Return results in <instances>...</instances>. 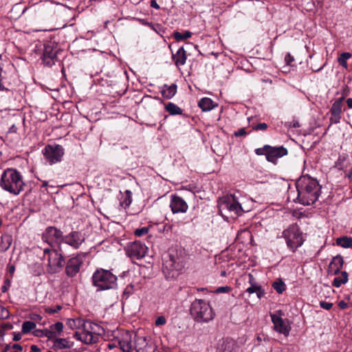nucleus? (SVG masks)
<instances>
[{"label": "nucleus", "mask_w": 352, "mask_h": 352, "mask_svg": "<svg viewBox=\"0 0 352 352\" xmlns=\"http://www.w3.org/2000/svg\"><path fill=\"white\" fill-rule=\"evenodd\" d=\"M298 192L297 199L299 203L309 206L318 199L320 186L318 181L309 176L300 177L296 183Z\"/></svg>", "instance_id": "f257e3e1"}, {"label": "nucleus", "mask_w": 352, "mask_h": 352, "mask_svg": "<svg viewBox=\"0 0 352 352\" xmlns=\"http://www.w3.org/2000/svg\"><path fill=\"white\" fill-rule=\"evenodd\" d=\"M163 261V272L166 276L176 278L184 267L186 254L182 249L171 248Z\"/></svg>", "instance_id": "f03ea898"}, {"label": "nucleus", "mask_w": 352, "mask_h": 352, "mask_svg": "<svg viewBox=\"0 0 352 352\" xmlns=\"http://www.w3.org/2000/svg\"><path fill=\"white\" fill-rule=\"evenodd\" d=\"M0 186L12 195H19L25 186L22 174L16 168H6L1 175Z\"/></svg>", "instance_id": "7ed1b4c3"}, {"label": "nucleus", "mask_w": 352, "mask_h": 352, "mask_svg": "<svg viewBox=\"0 0 352 352\" xmlns=\"http://www.w3.org/2000/svg\"><path fill=\"white\" fill-rule=\"evenodd\" d=\"M91 284L96 292L116 289L118 287V277L110 270L98 268L92 274Z\"/></svg>", "instance_id": "20e7f679"}, {"label": "nucleus", "mask_w": 352, "mask_h": 352, "mask_svg": "<svg viewBox=\"0 0 352 352\" xmlns=\"http://www.w3.org/2000/svg\"><path fill=\"white\" fill-rule=\"evenodd\" d=\"M190 314L197 323H208L212 321L215 316L210 305L201 299H195L191 303Z\"/></svg>", "instance_id": "39448f33"}, {"label": "nucleus", "mask_w": 352, "mask_h": 352, "mask_svg": "<svg viewBox=\"0 0 352 352\" xmlns=\"http://www.w3.org/2000/svg\"><path fill=\"white\" fill-rule=\"evenodd\" d=\"M61 249H44V256L47 255V272L53 274L60 272L65 265V257L60 252Z\"/></svg>", "instance_id": "423d86ee"}, {"label": "nucleus", "mask_w": 352, "mask_h": 352, "mask_svg": "<svg viewBox=\"0 0 352 352\" xmlns=\"http://www.w3.org/2000/svg\"><path fill=\"white\" fill-rule=\"evenodd\" d=\"M80 329L81 331H76L74 337L86 344H92L98 341V337L94 333V329L97 324L89 320L81 319Z\"/></svg>", "instance_id": "0eeeda50"}, {"label": "nucleus", "mask_w": 352, "mask_h": 352, "mask_svg": "<svg viewBox=\"0 0 352 352\" xmlns=\"http://www.w3.org/2000/svg\"><path fill=\"white\" fill-rule=\"evenodd\" d=\"M283 236L285 239L287 247L295 252L304 243L302 232L296 224L291 225L283 232Z\"/></svg>", "instance_id": "6e6552de"}, {"label": "nucleus", "mask_w": 352, "mask_h": 352, "mask_svg": "<svg viewBox=\"0 0 352 352\" xmlns=\"http://www.w3.org/2000/svg\"><path fill=\"white\" fill-rule=\"evenodd\" d=\"M218 207L222 215H223V211H228L236 216H240L244 212L236 197L234 195H228L223 197L219 201Z\"/></svg>", "instance_id": "1a4fd4ad"}, {"label": "nucleus", "mask_w": 352, "mask_h": 352, "mask_svg": "<svg viewBox=\"0 0 352 352\" xmlns=\"http://www.w3.org/2000/svg\"><path fill=\"white\" fill-rule=\"evenodd\" d=\"M41 59L43 64L52 67L58 60L57 54L60 51L58 44L54 41H47L43 45Z\"/></svg>", "instance_id": "9d476101"}, {"label": "nucleus", "mask_w": 352, "mask_h": 352, "mask_svg": "<svg viewBox=\"0 0 352 352\" xmlns=\"http://www.w3.org/2000/svg\"><path fill=\"white\" fill-rule=\"evenodd\" d=\"M42 240L52 248L58 247L60 250L63 240V232L55 226L47 227L42 234Z\"/></svg>", "instance_id": "9b49d317"}, {"label": "nucleus", "mask_w": 352, "mask_h": 352, "mask_svg": "<svg viewBox=\"0 0 352 352\" xmlns=\"http://www.w3.org/2000/svg\"><path fill=\"white\" fill-rule=\"evenodd\" d=\"M42 152L50 165L61 162L65 154L63 147L56 144L46 145Z\"/></svg>", "instance_id": "f8f14e48"}, {"label": "nucleus", "mask_w": 352, "mask_h": 352, "mask_svg": "<svg viewBox=\"0 0 352 352\" xmlns=\"http://www.w3.org/2000/svg\"><path fill=\"white\" fill-rule=\"evenodd\" d=\"M148 248L144 243L135 241L130 243L125 248L126 255L131 259H141L145 256Z\"/></svg>", "instance_id": "ddd939ff"}, {"label": "nucleus", "mask_w": 352, "mask_h": 352, "mask_svg": "<svg viewBox=\"0 0 352 352\" xmlns=\"http://www.w3.org/2000/svg\"><path fill=\"white\" fill-rule=\"evenodd\" d=\"M84 256V254H78L65 263V274L68 277H74L80 272V267L83 264Z\"/></svg>", "instance_id": "4468645a"}, {"label": "nucleus", "mask_w": 352, "mask_h": 352, "mask_svg": "<svg viewBox=\"0 0 352 352\" xmlns=\"http://www.w3.org/2000/svg\"><path fill=\"white\" fill-rule=\"evenodd\" d=\"M277 314H271L272 322L274 324V329L285 336H287L291 330V327L289 324V322L287 320H285L281 318V315L283 314L282 311H278Z\"/></svg>", "instance_id": "2eb2a0df"}, {"label": "nucleus", "mask_w": 352, "mask_h": 352, "mask_svg": "<svg viewBox=\"0 0 352 352\" xmlns=\"http://www.w3.org/2000/svg\"><path fill=\"white\" fill-rule=\"evenodd\" d=\"M85 236L79 231H72L66 235H63V243L75 250H78L85 242Z\"/></svg>", "instance_id": "dca6fc26"}, {"label": "nucleus", "mask_w": 352, "mask_h": 352, "mask_svg": "<svg viewBox=\"0 0 352 352\" xmlns=\"http://www.w3.org/2000/svg\"><path fill=\"white\" fill-rule=\"evenodd\" d=\"M266 148H268L266 160L274 164H276L278 158L288 154L287 149L283 146H272L268 145V147H266Z\"/></svg>", "instance_id": "f3484780"}, {"label": "nucleus", "mask_w": 352, "mask_h": 352, "mask_svg": "<svg viewBox=\"0 0 352 352\" xmlns=\"http://www.w3.org/2000/svg\"><path fill=\"white\" fill-rule=\"evenodd\" d=\"M170 207L173 213L186 212L188 208L186 202L176 195L171 197Z\"/></svg>", "instance_id": "a211bd4d"}, {"label": "nucleus", "mask_w": 352, "mask_h": 352, "mask_svg": "<svg viewBox=\"0 0 352 352\" xmlns=\"http://www.w3.org/2000/svg\"><path fill=\"white\" fill-rule=\"evenodd\" d=\"M249 283L250 286L246 289V292L250 294L256 293L257 297L261 299L265 295V291L261 287V285H258L254 278L253 275L249 274Z\"/></svg>", "instance_id": "6ab92c4d"}, {"label": "nucleus", "mask_w": 352, "mask_h": 352, "mask_svg": "<svg viewBox=\"0 0 352 352\" xmlns=\"http://www.w3.org/2000/svg\"><path fill=\"white\" fill-rule=\"evenodd\" d=\"M344 260L343 257L340 255H337L333 257L329 265V273L333 275H338L341 272L343 267Z\"/></svg>", "instance_id": "aec40b11"}, {"label": "nucleus", "mask_w": 352, "mask_h": 352, "mask_svg": "<svg viewBox=\"0 0 352 352\" xmlns=\"http://www.w3.org/2000/svg\"><path fill=\"white\" fill-rule=\"evenodd\" d=\"M172 58L175 62V65L179 67L185 65L187 59L186 52L184 47H181L176 54H173Z\"/></svg>", "instance_id": "412c9836"}, {"label": "nucleus", "mask_w": 352, "mask_h": 352, "mask_svg": "<svg viewBox=\"0 0 352 352\" xmlns=\"http://www.w3.org/2000/svg\"><path fill=\"white\" fill-rule=\"evenodd\" d=\"M177 91V86L175 84L170 85H164L161 90L162 96L164 98L169 100L173 98Z\"/></svg>", "instance_id": "4be33fe9"}, {"label": "nucleus", "mask_w": 352, "mask_h": 352, "mask_svg": "<svg viewBox=\"0 0 352 352\" xmlns=\"http://www.w3.org/2000/svg\"><path fill=\"white\" fill-rule=\"evenodd\" d=\"M198 106L203 111H209L217 107V104L209 98H203L199 101Z\"/></svg>", "instance_id": "5701e85b"}, {"label": "nucleus", "mask_w": 352, "mask_h": 352, "mask_svg": "<svg viewBox=\"0 0 352 352\" xmlns=\"http://www.w3.org/2000/svg\"><path fill=\"white\" fill-rule=\"evenodd\" d=\"M71 345L69 344V342L66 338H55L53 340V345L52 349L56 350H61L64 349H69Z\"/></svg>", "instance_id": "b1692460"}, {"label": "nucleus", "mask_w": 352, "mask_h": 352, "mask_svg": "<svg viewBox=\"0 0 352 352\" xmlns=\"http://www.w3.org/2000/svg\"><path fill=\"white\" fill-rule=\"evenodd\" d=\"M340 275L338 274L336 277H335L332 282V285L337 288L346 283L349 280V275L346 272L342 271L340 272Z\"/></svg>", "instance_id": "393cba45"}, {"label": "nucleus", "mask_w": 352, "mask_h": 352, "mask_svg": "<svg viewBox=\"0 0 352 352\" xmlns=\"http://www.w3.org/2000/svg\"><path fill=\"white\" fill-rule=\"evenodd\" d=\"M164 108L170 116L183 115L186 117V115L183 113V110L173 102H168Z\"/></svg>", "instance_id": "a878e982"}, {"label": "nucleus", "mask_w": 352, "mask_h": 352, "mask_svg": "<svg viewBox=\"0 0 352 352\" xmlns=\"http://www.w3.org/2000/svg\"><path fill=\"white\" fill-rule=\"evenodd\" d=\"M12 242V236L8 234H4L2 235L0 242V252L7 251Z\"/></svg>", "instance_id": "bb28decb"}, {"label": "nucleus", "mask_w": 352, "mask_h": 352, "mask_svg": "<svg viewBox=\"0 0 352 352\" xmlns=\"http://www.w3.org/2000/svg\"><path fill=\"white\" fill-rule=\"evenodd\" d=\"M344 101V97H341L337 99L332 104L330 109L331 115L341 116L342 114V107Z\"/></svg>", "instance_id": "cd10ccee"}, {"label": "nucleus", "mask_w": 352, "mask_h": 352, "mask_svg": "<svg viewBox=\"0 0 352 352\" xmlns=\"http://www.w3.org/2000/svg\"><path fill=\"white\" fill-rule=\"evenodd\" d=\"M192 36V32H190V31H185L184 33H181V32H174L172 34V36L173 38L176 41H184L188 38H190Z\"/></svg>", "instance_id": "c85d7f7f"}, {"label": "nucleus", "mask_w": 352, "mask_h": 352, "mask_svg": "<svg viewBox=\"0 0 352 352\" xmlns=\"http://www.w3.org/2000/svg\"><path fill=\"white\" fill-rule=\"evenodd\" d=\"M350 52H342L338 58V62L344 69H348L347 60L351 57Z\"/></svg>", "instance_id": "c756f323"}, {"label": "nucleus", "mask_w": 352, "mask_h": 352, "mask_svg": "<svg viewBox=\"0 0 352 352\" xmlns=\"http://www.w3.org/2000/svg\"><path fill=\"white\" fill-rule=\"evenodd\" d=\"M272 287L278 294H282L286 289V285L280 278L277 279L272 283Z\"/></svg>", "instance_id": "7c9ffc66"}, {"label": "nucleus", "mask_w": 352, "mask_h": 352, "mask_svg": "<svg viewBox=\"0 0 352 352\" xmlns=\"http://www.w3.org/2000/svg\"><path fill=\"white\" fill-rule=\"evenodd\" d=\"M36 324L32 321H25L22 324V333L24 334L30 333L32 330L34 329Z\"/></svg>", "instance_id": "2f4dec72"}, {"label": "nucleus", "mask_w": 352, "mask_h": 352, "mask_svg": "<svg viewBox=\"0 0 352 352\" xmlns=\"http://www.w3.org/2000/svg\"><path fill=\"white\" fill-rule=\"evenodd\" d=\"M337 243L343 248H348L352 246V239L350 237L343 236L338 239Z\"/></svg>", "instance_id": "473e14b6"}, {"label": "nucleus", "mask_w": 352, "mask_h": 352, "mask_svg": "<svg viewBox=\"0 0 352 352\" xmlns=\"http://www.w3.org/2000/svg\"><path fill=\"white\" fill-rule=\"evenodd\" d=\"M80 322H81V318H76V319H69L67 322V326L72 329H80Z\"/></svg>", "instance_id": "72a5a7b5"}, {"label": "nucleus", "mask_w": 352, "mask_h": 352, "mask_svg": "<svg viewBox=\"0 0 352 352\" xmlns=\"http://www.w3.org/2000/svg\"><path fill=\"white\" fill-rule=\"evenodd\" d=\"M119 346L123 352H131V344L130 342L124 340L120 341Z\"/></svg>", "instance_id": "f704fd0d"}, {"label": "nucleus", "mask_w": 352, "mask_h": 352, "mask_svg": "<svg viewBox=\"0 0 352 352\" xmlns=\"http://www.w3.org/2000/svg\"><path fill=\"white\" fill-rule=\"evenodd\" d=\"M51 329L55 331L57 335H60L63 329V324L60 322H57L51 326Z\"/></svg>", "instance_id": "c9c22d12"}, {"label": "nucleus", "mask_w": 352, "mask_h": 352, "mask_svg": "<svg viewBox=\"0 0 352 352\" xmlns=\"http://www.w3.org/2000/svg\"><path fill=\"white\" fill-rule=\"evenodd\" d=\"M10 316L9 311L4 307L0 306V320H5Z\"/></svg>", "instance_id": "e433bc0d"}, {"label": "nucleus", "mask_w": 352, "mask_h": 352, "mask_svg": "<svg viewBox=\"0 0 352 352\" xmlns=\"http://www.w3.org/2000/svg\"><path fill=\"white\" fill-rule=\"evenodd\" d=\"M266 147H268V145H264L262 148H258L255 149V153L257 155H265L267 157V153L268 148H266Z\"/></svg>", "instance_id": "4c0bfd02"}, {"label": "nucleus", "mask_w": 352, "mask_h": 352, "mask_svg": "<svg viewBox=\"0 0 352 352\" xmlns=\"http://www.w3.org/2000/svg\"><path fill=\"white\" fill-rule=\"evenodd\" d=\"M148 228L143 227L142 228L135 230V235L137 236H142L148 233Z\"/></svg>", "instance_id": "58836bf2"}, {"label": "nucleus", "mask_w": 352, "mask_h": 352, "mask_svg": "<svg viewBox=\"0 0 352 352\" xmlns=\"http://www.w3.org/2000/svg\"><path fill=\"white\" fill-rule=\"evenodd\" d=\"M232 290V287L230 286H223V287H219L216 289L214 292L216 294H221V293H229Z\"/></svg>", "instance_id": "ea45409f"}, {"label": "nucleus", "mask_w": 352, "mask_h": 352, "mask_svg": "<svg viewBox=\"0 0 352 352\" xmlns=\"http://www.w3.org/2000/svg\"><path fill=\"white\" fill-rule=\"evenodd\" d=\"M268 128V126L266 123H259L256 125L252 126V129L254 131H265Z\"/></svg>", "instance_id": "a19ab883"}, {"label": "nucleus", "mask_w": 352, "mask_h": 352, "mask_svg": "<svg viewBox=\"0 0 352 352\" xmlns=\"http://www.w3.org/2000/svg\"><path fill=\"white\" fill-rule=\"evenodd\" d=\"M126 198L125 200L122 203V206H129L132 201L131 198V192L129 190H126Z\"/></svg>", "instance_id": "79ce46f5"}, {"label": "nucleus", "mask_w": 352, "mask_h": 352, "mask_svg": "<svg viewBox=\"0 0 352 352\" xmlns=\"http://www.w3.org/2000/svg\"><path fill=\"white\" fill-rule=\"evenodd\" d=\"M62 309V307L60 305H57L55 308L48 307L45 309L46 312L50 314H54L58 313Z\"/></svg>", "instance_id": "37998d69"}, {"label": "nucleus", "mask_w": 352, "mask_h": 352, "mask_svg": "<svg viewBox=\"0 0 352 352\" xmlns=\"http://www.w3.org/2000/svg\"><path fill=\"white\" fill-rule=\"evenodd\" d=\"M333 305V304L332 302H328L326 301L320 302V307L326 310H330L332 308Z\"/></svg>", "instance_id": "c03bdc74"}, {"label": "nucleus", "mask_w": 352, "mask_h": 352, "mask_svg": "<svg viewBox=\"0 0 352 352\" xmlns=\"http://www.w3.org/2000/svg\"><path fill=\"white\" fill-rule=\"evenodd\" d=\"M11 285V280L9 278H6L4 281L3 285L1 287V292L6 293Z\"/></svg>", "instance_id": "a18cd8bd"}, {"label": "nucleus", "mask_w": 352, "mask_h": 352, "mask_svg": "<svg viewBox=\"0 0 352 352\" xmlns=\"http://www.w3.org/2000/svg\"><path fill=\"white\" fill-rule=\"evenodd\" d=\"M45 336L50 340L57 336V333L55 331L51 329V330H45Z\"/></svg>", "instance_id": "49530a36"}, {"label": "nucleus", "mask_w": 352, "mask_h": 352, "mask_svg": "<svg viewBox=\"0 0 352 352\" xmlns=\"http://www.w3.org/2000/svg\"><path fill=\"white\" fill-rule=\"evenodd\" d=\"M285 61L287 65L292 66V63L294 61V58L290 53H287L285 57Z\"/></svg>", "instance_id": "de8ad7c7"}, {"label": "nucleus", "mask_w": 352, "mask_h": 352, "mask_svg": "<svg viewBox=\"0 0 352 352\" xmlns=\"http://www.w3.org/2000/svg\"><path fill=\"white\" fill-rule=\"evenodd\" d=\"M166 322V320L165 317L161 316H159L157 318V319L155 320V324L156 326H161V325L165 324Z\"/></svg>", "instance_id": "09e8293b"}, {"label": "nucleus", "mask_w": 352, "mask_h": 352, "mask_svg": "<svg viewBox=\"0 0 352 352\" xmlns=\"http://www.w3.org/2000/svg\"><path fill=\"white\" fill-rule=\"evenodd\" d=\"M234 135L236 137L245 136L247 135V132L245 131V128H241L238 131H235Z\"/></svg>", "instance_id": "8fccbe9b"}, {"label": "nucleus", "mask_w": 352, "mask_h": 352, "mask_svg": "<svg viewBox=\"0 0 352 352\" xmlns=\"http://www.w3.org/2000/svg\"><path fill=\"white\" fill-rule=\"evenodd\" d=\"M341 119V116H335V115H331L330 120L331 122L333 123H338L340 122V120Z\"/></svg>", "instance_id": "3c124183"}, {"label": "nucleus", "mask_w": 352, "mask_h": 352, "mask_svg": "<svg viewBox=\"0 0 352 352\" xmlns=\"http://www.w3.org/2000/svg\"><path fill=\"white\" fill-rule=\"evenodd\" d=\"M286 125L289 127H292V128H298L300 126V124L299 123L297 122V121H294V122H287L286 123Z\"/></svg>", "instance_id": "603ef678"}, {"label": "nucleus", "mask_w": 352, "mask_h": 352, "mask_svg": "<svg viewBox=\"0 0 352 352\" xmlns=\"http://www.w3.org/2000/svg\"><path fill=\"white\" fill-rule=\"evenodd\" d=\"M338 307L342 309H345L348 308L349 306L346 302H344V300H341L338 303Z\"/></svg>", "instance_id": "864d4df0"}, {"label": "nucleus", "mask_w": 352, "mask_h": 352, "mask_svg": "<svg viewBox=\"0 0 352 352\" xmlns=\"http://www.w3.org/2000/svg\"><path fill=\"white\" fill-rule=\"evenodd\" d=\"M21 339V334L20 333L13 332V340L19 341Z\"/></svg>", "instance_id": "5fc2aeb1"}, {"label": "nucleus", "mask_w": 352, "mask_h": 352, "mask_svg": "<svg viewBox=\"0 0 352 352\" xmlns=\"http://www.w3.org/2000/svg\"><path fill=\"white\" fill-rule=\"evenodd\" d=\"M349 88L347 86H346L343 89H342V97H344V100L345 99V97L348 96L349 94Z\"/></svg>", "instance_id": "6e6d98bb"}, {"label": "nucleus", "mask_w": 352, "mask_h": 352, "mask_svg": "<svg viewBox=\"0 0 352 352\" xmlns=\"http://www.w3.org/2000/svg\"><path fill=\"white\" fill-rule=\"evenodd\" d=\"M151 6L152 8H155V9H160V6L158 5V3L156 2L155 0H151Z\"/></svg>", "instance_id": "4d7b16f0"}, {"label": "nucleus", "mask_w": 352, "mask_h": 352, "mask_svg": "<svg viewBox=\"0 0 352 352\" xmlns=\"http://www.w3.org/2000/svg\"><path fill=\"white\" fill-rule=\"evenodd\" d=\"M30 352H41V349H39L36 345L34 344L30 346Z\"/></svg>", "instance_id": "13d9d810"}, {"label": "nucleus", "mask_w": 352, "mask_h": 352, "mask_svg": "<svg viewBox=\"0 0 352 352\" xmlns=\"http://www.w3.org/2000/svg\"><path fill=\"white\" fill-rule=\"evenodd\" d=\"M12 348L16 349L17 351H21L23 350V347L21 345L19 344H14L12 345Z\"/></svg>", "instance_id": "bf43d9fd"}, {"label": "nucleus", "mask_w": 352, "mask_h": 352, "mask_svg": "<svg viewBox=\"0 0 352 352\" xmlns=\"http://www.w3.org/2000/svg\"><path fill=\"white\" fill-rule=\"evenodd\" d=\"M14 271H15V267L14 265L8 266V272L11 274V276H12Z\"/></svg>", "instance_id": "052dcab7"}, {"label": "nucleus", "mask_w": 352, "mask_h": 352, "mask_svg": "<svg viewBox=\"0 0 352 352\" xmlns=\"http://www.w3.org/2000/svg\"><path fill=\"white\" fill-rule=\"evenodd\" d=\"M131 294V291L129 289V287H127L124 292H123V296H126V298L129 296V294Z\"/></svg>", "instance_id": "680f3d73"}, {"label": "nucleus", "mask_w": 352, "mask_h": 352, "mask_svg": "<svg viewBox=\"0 0 352 352\" xmlns=\"http://www.w3.org/2000/svg\"><path fill=\"white\" fill-rule=\"evenodd\" d=\"M346 104H347V106L349 107V108H351L352 109V98H349L348 99H346Z\"/></svg>", "instance_id": "e2e57ef3"}, {"label": "nucleus", "mask_w": 352, "mask_h": 352, "mask_svg": "<svg viewBox=\"0 0 352 352\" xmlns=\"http://www.w3.org/2000/svg\"><path fill=\"white\" fill-rule=\"evenodd\" d=\"M351 181L352 180V168L349 170V173L346 175Z\"/></svg>", "instance_id": "0e129e2a"}, {"label": "nucleus", "mask_w": 352, "mask_h": 352, "mask_svg": "<svg viewBox=\"0 0 352 352\" xmlns=\"http://www.w3.org/2000/svg\"><path fill=\"white\" fill-rule=\"evenodd\" d=\"M10 349V346L7 344L2 350V352H8Z\"/></svg>", "instance_id": "69168bd1"}, {"label": "nucleus", "mask_w": 352, "mask_h": 352, "mask_svg": "<svg viewBox=\"0 0 352 352\" xmlns=\"http://www.w3.org/2000/svg\"><path fill=\"white\" fill-rule=\"evenodd\" d=\"M32 318L33 320H41L42 318L40 315L35 314Z\"/></svg>", "instance_id": "338daca9"}, {"label": "nucleus", "mask_w": 352, "mask_h": 352, "mask_svg": "<svg viewBox=\"0 0 352 352\" xmlns=\"http://www.w3.org/2000/svg\"><path fill=\"white\" fill-rule=\"evenodd\" d=\"M48 186V182L47 181H43L42 182V188H46Z\"/></svg>", "instance_id": "774afa93"}]
</instances>
